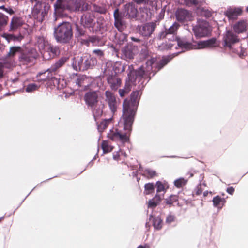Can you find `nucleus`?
<instances>
[{"label":"nucleus","instance_id":"37","mask_svg":"<svg viewBox=\"0 0 248 248\" xmlns=\"http://www.w3.org/2000/svg\"><path fill=\"white\" fill-rule=\"evenodd\" d=\"M101 147L104 153H109L112 151L114 147L108 141L104 140L101 144Z\"/></svg>","mask_w":248,"mask_h":248},{"label":"nucleus","instance_id":"19","mask_svg":"<svg viewBox=\"0 0 248 248\" xmlns=\"http://www.w3.org/2000/svg\"><path fill=\"white\" fill-rule=\"evenodd\" d=\"M124 11V15L128 16V18H135L138 14L137 8L130 3L125 5Z\"/></svg>","mask_w":248,"mask_h":248},{"label":"nucleus","instance_id":"23","mask_svg":"<svg viewBox=\"0 0 248 248\" xmlns=\"http://www.w3.org/2000/svg\"><path fill=\"white\" fill-rule=\"evenodd\" d=\"M114 17L115 27L119 31H122L124 27V23L122 20L121 16L119 14L118 9H116L114 12Z\"/></svg>","mask_w":248,"mask_h":248},{"label":"nucleus","instance_id":"6","mask_svg":"<svg viewBox=\"0 0 248 248\" xmlns=\"http://www.w3.org/2000/svg\"><path fill=\"white\" fill-rule=\"evenodd\" d=\"M156 61L157 59L156 58H152V59L148 60L146 62L145 66H141L138 70L135 72L133 71V68L132 65L129 66L128 70L129 71V72L128 73L129 79L132 80V76L133 75L134 73H135L136 75V78H145L146 77H148V75L150 74V72L152 70V65L153 64H155V62Z\"/></svg>","mask_w":248,"mask_h":248},{"label":"nucleus","instance_id":"2","mask_svg":"<svg viewBox=\"0 0 248 248\" xmlns=\"http://www.w3.org/2000/svg\"><path fill=\"white\" fill-rule=\"evenodd\" d=\"M179 26L178 23L174 22L169 29H165V31L160 32L158 34V38L167 39L169 41H172L177 44L178 46L184 50L212 48L216 46V39L215 38L199 41L195 44H191L184 39H177L175 36V34Z\"/></svg>","mask_w":248,"mask_h":248},{"label":"nucleus","instance_id":"24","mask_svg":"<svg viewBox=\"0 0 248 248\" xmlns=\"http://www.w3.org/2000/svg\"><path fill=\"white\" fill-rule=\"evenodd\" d=\"M80 21L81 25L87 28L93 27L94 24L93 16L89 14L83 15L81 17Z\"/></svg>","mask_w":248,"mask_h":248},{"label":"nucleus","instance_id":"11","mask_svg":"<svg viewBox=\"0 0 248 248\" xmlns=\"http://www.w3.org/2000/svg\"><path fill=\"white\" fill-rule=\"evenodd\" d=\"M46 14V8L43 6L42 2H36L32 10V16L39 22H42Z\"/></svg>","mask_w":248,"mask_h":248},{"label":"nucleus","instance_id":"54","mask_svg":"<svg viewBox=\"0 0 248 248\" xmlns=\"http://www.w3.org/2000/svg\"><path fill=\"white\" fill-rule=\"evenodd\" d=\"M202 185L200 184L197 186L196 188L195 189V193L197 195H199L202 194Z\"/></svg>","mask_w":248,"mask_h":248},{"label":"nucleus","instance_id":"49","mask_svg":"<svg viewBox=\"0 0 248 248\" xmlns=\"http://www.w3.org/2000/svg\"><path fill=\"white\" fill-rule=\"evenodd\" d=\"M124 155V157L126 156L125 153H124L123 151L119 149L118 151L115 152L113 153V158L115 160H118L120 155Z\"/></svg>","mask_w":248,"mask_h":248},{"label":"nucleus","instance_id":"5","mask_svg":"<svg viewBox=\"0 0 248 248\" xmlns=\"http://www.w3.org/2000/svg\"><path fill=\"white\" fill-rule=\"evenodd\" d=\"M97 63L95 58L91 57L88 54H84L76 59L74 58L72 63L73 68L76 71H84L92 67Z\"/></svg>","mask_w":248,"mask_h":248},{"label":"nucleus","instance_id":"62","mask_svg":"<svg viewBox=\"0 0 248 248\" xmlns=\"http://www.w3.org/2000/svg\"><path fill=\"white\" fill-rule=\"evenodd\" d=\"M137 4L146 3H148V0H133Z\"/></svg>","mask_w":248,"mask_h":248},{"label":"nucleus","instance_id":"26","mask_svg":"<svg viewBox=\"0 0 248 248\" xmlns=\"http://www.w3.org/2000/svg\"><path fill=\"white\" fill-rule=\"evenodd\" d=\"M49 43L47 40L43 36H38L36 38V45L37 46L39 49L42 53L45 51L46 48V46Z\"/></svg>","mask_w":248,"mask_h":248},{"label":"nucleus","instance_id":"9","mask_svg":"<svg viewBox=\"0 0 248 248\" xmlns=\"http://www.w3.org/2000/svg\"><path fill=\"white\" fill-rule=\"evenodd\" d=\"M52 71L50 68L43 73L37 75L38 80L40 81H51L55 86L58 88L61 89L65 86V82L62 79L53 76Z\"/></svg>","mask_w":248,"mask_h":248},{"label":"nucleus","instance_id":"44","mask_svg":"<svg viewBox=\"0 0 248 248\" xmlns=\"http://www.w3.org/2000/svg\"><path fill=\"white\" fill-rule=\"evenodd\" d=\"M187 182L186 179H185L183 178H180L175 180L174 183L176 187L180 188L185 186Z\"/></svg>","mask_w":248,"mask_h":248},{"label":"nucleus","instance_id":"52","mask_svg":"<svg viewBox=\"0 0 248 248\" xmlns=\"http://www.w3.org/2000/svg\"><path fill=\"white\" fill-rule=\"evenodd\" d=\"M89 38L90 43H91L93 44V45L96 46L98 44L99 40L98 38L95 36L89 37Z\"/></svg>","mask_w":248,"mask_h":248},{"label":"nucleus","instance_id":"46","mask_svg":"<svg viewBox=\"0 0 248 248\" xmlns=\"http://www.w3.org/2000/svg\"><path fill=\"white\" fill-rule=\"evenodd\" d=\"M178 200V197L176 195H171L169 198L165 199L166 204L170 206L173 204Z\"/></svg>","mask_w":248,"mask_h":248},{"label":"nucleus","instance_id":"13","mask_svg":"<svg viewBox=\"0 0 248 248\" xmlns=\"http://www.w3.org/2000/svg\"><path fill=\"white\" fill-rule=\"evenodd\" d=\"M38 56V53L34 48H31L28 52L22 53L19 57V61L23 64H27Z\"/></svg>","mask_w":248,"mask_h":248},{"label":"nucleus","instance_id":"39","mask_svg":"<svg viewBox=\"0 0 248 248\" xmlns=\"http://www.w3.org/2000/svg\"><path fill=\"white\" fill-rule=\"evenodd\" d=\"M153 218V225L155 229L159 230L162 227V220L159 217H153L151 215L150 219Z\"/></svg>","mask_w":248,"mask_h":248},{"label":"nucleus","instance_id":"57","mask_svg":"<svg viewBox=\"0 0 248 248\" xmlns=\"http://www.w3.org/2000/svg\"><path fill=\"white\" fill-rule=\"evenodd\" d=\"M4 11L6 12V13L9 14L10 15H13L15 13L14 11L10 7H8V8L6 7Z\"/></svg>","mask_w":248,"mask_h":248},{"label":"nucleus","instance_id":"58","mask_svg":"<svg viewBox=\"0 0 248 248\" xmlns=\"http://www.w3.org/2000/svg\"><path fill=\"white\" fill-rule=\"evenodd\" d=\"M79 36H82L85 34V31L82 29H80L78 27L77 28Z\"/></svg>","mask_w":248,"mask_h":248},{"label":"nucleus","instance_id":"1","mask_svg":"<svg viewBox=\"0 0 248 248\" xmlns=\"http://www.w3.org/2000/svg\"><path fill=\"white\" fill-rule=\"evenodd\" d=\"M141 94L140 91H133L130 100H124L123 104V115L118 122V128L110 130L108 133V138L122 143L128 141Z\"/></svg>","mask_w":248,"mask_h":248},{"label":"nucleus","instance_id":"41","mask_svg":"<svg viewBox=\"0 0 248 248\" xmlns=\"http://www.w3.org/2000/svg\"><path fill=\"white\" fill-rule=\"evenodd\" d=\"M144 194L149 195L152 193L155 190V185L153 183H149L144 185Z\"/></svg>","mask_w":248,"mask_h":248},{"label":"nucleus","instance_id":"10","mask_svg":"<svg viewBox=\"0 0 248 248\" xmlns=\"http://www.w3.org/2000/svg\"><path fill=\"white\" fill-rule=\"evenodd\" d=\"M21 50V47L18 46H11L10 48L9 51L5 56V68L10 69L16 66L14 57L17 53L20 52Z\"/></svg>","mask_w":248,"mask_h":248},{"label":"nucleus","instance_id":"53","mask_svg":"<svg viewBox=\"0 0 248 248\" xmlns=\"http://www.w3.org/2000/svg\"><path fill=\"white\" fill-rule=\"evenodd\" d=\"M175 217L174 216L172 215H169L167 216L166 218V222L168 223H171L172 222L174 221Z\"/></svg>","mask_w":248,"mask_h":248},{"label":"nucleus","instance_id":"59","mask_svg":"<svg viewBox=\"0 0 248 248\" xmlns=\"http://www.w3.org/2000/svg\"><path fill=\"white\" fill-rule=\"evenodd\" d=\"M137 248H151V246L149 244L146 243L139 245Z\"/></svg>","mask_w":248,"mask_h":248},{"label":"nucleus","instance_id":"36","mask_svg":"<svg viewBox=\"0 0 248 248\" xmlns=\"http://www.w3.org/2000/svg\"><path fill=\"white\" fill-rule=\"evenodd\" d=\"M125 69V66L120 62H116L114 63L113 66V70L116 74L121 73L124 71Z\"/></svg>","mask_w":248,"mask_h":248},{"label":"nucleus","instance_id":"32","mask_svg":"<svg viewBox=\"0 0 248 248\" xmlns=\"http://www.w3.org/2000/svg\"><path fill=\"white\" fill-rule=\"evenodd\" d=\"M155 186H156V194H163V197L164 196V194L166 192L167 188H168V186L167 185V183L165 182H162L161 181H157L155 184Z\"/></svg>","mask_w":248,"mask_h":248},{"label":"nucleus","instance_id":"28","mask_svg":"<svg viewBox=\"0 0 248 248\" xmlns=\"http://www.w3.org/2000/svg\"><path fill=\"white\" fill-rule=\"evenodd\" d=\"M163 199V194H156L153 199L149 200L148 205V207L154 208L156 207Z\"/></svg>","mask_w":248,"mask_h":248},{"label":"nucleus","instance_id":"43","mask_svg":"<svg viewBox=\"0 0 248 248\" xmlns=\"http://www.w3.org/2000/svg\"><path fill=\"white\" fill-rule=\"evenodd\" d=\"M171 59L170 56L163 57L162 59L157 63L156 66L158 70L161 69L164 66L167 64Z\"/></svg>","mask_w":248,"mask_h":248},{"label":"nucleus","instance_id":"18","mask_svg":"<svg viewBox=\"0 0 248 248\" xmlns=\"http://www.w3.org/2000/svg\"><path fill=\"white\" fill-rule=\"evenodd\" d=\"M155 26L153 23H149L145 24L142 27H141L139 31L143 36L149 37L154 31Z\"/></svg>","mask_w":248,"mask_h":248},{"label":"nucleus","instance_id":"48","mask_svg":"<svg viewBox=\"0 0 248 248\" xmlns=\"http://www.w3.org/2000/svg\"><path fill=\"white\" fill-rule=\"evenodd\" d=\"M156 172L152 170L146 169L144 172L143 175L148 178H151L156 175Z\"/></svg>","mask_w":248,"mask_h":248},{"label":"nucleus","instance_id":"29","mask_svg":"<svg viewBox=\"0 0 248 248\" xmlns=\"http://www.w3.org/2000/svg\"><path fill=\"white\" fill-rule=\"evenodd\" d=\"M68 60L67 57H63L58 60L54 64L52 65L50 68V70L53 72L56 71L59 68L62 66Z\"/></svg>","mask_w":248,"mask_h":248},{"label":"nucleus","instance_id":"25","mask_svg":"<svg viewBox=\"0 0 248 248\" xmlns=\"http://www.w3.org/2000/svg\"><path fill=\"white\" fill-rule=\"evenodd\" d=\"M138 16L140 17V19L143 21H146L149 20L151 18V12L149 9L147 7L140 8V11L138 13Z\"/></svg>","mask_w":248,"mask_h":248},{"label":"nucleus","instance_id":"16","mask_svg":"<svg viewBox=\"0 0 248 248\" xmlns=\"http://www.w3.org/2000/svg\"><path fill=\"white\" fill-rule=\"evenodd\" d=\"M242 12V8L229 7L225 12V15L230 20H235L241 15Z\"/></svg>","mask_w":248,"mask_h":248},{"label":"nucleus","instance_id":"55","mask_svg":"<svg viewBox=\"0 0 248 248\" xmlns=\"http://www.w3.org/2000/svg\"><path fill=\"white\" fill-rule=\"evenodd\" d=\"M5 67V62L2 64L0 63V78H2L3 76V68Z\"/></svg>","mask_w":248,"mask_h":248},{"label":"nucleus","instance_id":"30","mask_svg":"<svg viewBox=\"0 0 248 248\" xmlns=\"http://www.w3.org/2000/svg\"><path fill=\"white\" fill-rule=\"evenodd\" d=\"M77 84L79 87H81L82 89L86 90L89 87V78L85 76H82L78 78Z\"/></svg>","mask_w":248,"mask_h":248},{"label":"nucleus","instance_id":"8","mask_svg":"<svg viewBox=\"0 0 248 248\" xmlns=\"http://www.w3.org/2000/svg\"><path fill=\"white\" fill-rule=\"evenodd\" d=\"M193 31L196 37L202 38L211 34L212 28L206 21L198 19L197 24L193 27Z\"/></svg>","mask_w":248,"mask_h":248},{"label":"nucleus","instance_id":"14","mask_svg":"<svg viewBox=\"0 0 248 248\" xmlns=\"http://www.w3.org/2000/svg\"><path fill=\"white\" fill-rule=\"evenodd\" d=\"M98 95L96 91L88 92L84 96V100L88 107L93 108L98 103Z\"/></svg>","mask_w":248,"mask_h":248},{"label":"nucleus","instance_id":"12","mask_svg":"<svg viewBox=\"0 0 248 248\" xmlns=\"http://www.w3.org/2000/svg\"><path fill=\"white\" fill-rule=\"evenodd\" d=\"M105 101L112 113L114 114L119 105V102L117 101L114 94L109 91L105 92Z\"/></svg>","mask_w":248,"mask_h":248},{"label":"nucleus","instance_id":"64","mask_svg":"<svg viewBox=\"0 0 248 248\" xmlns=\"http://www.w3.org/2000/svg\"><path fill=\"white\" fill-rule=\"evenodd\" d=\"M208 191H205V192H204V193H203V196H204V197L207 196V195H208Z\"/></svg>","mask_w":248,"mask_h":248},{"label":"nucleus","instance_id":"40","mask_svg":"<svg viewBox=\"0 0 248 248\" xmlns=\"http://www.w3.org/2000/svg\"><path fill=\"white\" fill-rule=\"evenodd\" d=\"M112 118L105 119L98 125V129L100 132L103 131L112 121Z\"/></svg>","mask_w":248,"mask_h":248},{"label":"nucleus","instance_id":"60","mask_svg":"<svg viewBox=\"0 0 248 248\" xmlns=\"http://www.w3.org/2000/svg\"><path fill=\"white\" fill-rule=\"evenodd\" d=\"M81 42L82 44H84L87 46H89V45H90V41H89V38L87 39H82Z\"/></svg>","mask_w":248,"mask_h":248},{"label":"nucleus","instance_id":"27","mask_svg":"<svg viewBox=\"0 0 248 248\" xmlns=\"http://www.w3.org/2000/svg\"><path fill=\"white\" fill-rule=\"evenodd\" d=\"M122 51L123 54L126 58L131 59L133 58L134 55V48L131 45H128L124 47Z\"/></svg>","mask_w":248,"mask_h":248},{"label":"nucleus","instance_id":"34","mask_svg":"<svg viewBox=\"0 0 248 248\" xmlns=\"http://www.w3.org/2000/svg\"><path fill=\"white\" fill-rule=\"evenodd\" d=\"M103 105L101 104L100 105L95 104L93 107V108H91L92 110L93 113L95 120L97 117L101 116L103 113Z\"/></svg>","mask_w":248,"mask_h":248},{"label":"nucleus","instance_id":"51","mask_svg":"<svg viewBox=\"0 0 248 248\" xmlns=\"http://www.w3.org/2000/svg\"><path fill=\"white\" fill-rule=\"evenodd\" d=\"M185 4L189 6L194 5L197 6L199 2L197 0H183Z\"/></svg>","mask_w":248,"mask_h":248},{"label":"nucleus","instance_id":"20","mask_svg":"<svg viewBox=\"0 0 248 248\" xmlns=\"http://www.w3.org/2000/svg\"><path fill=\"white\" fill-rule=\"evenodd\" d=\"M24 23L22 18L17 16H13L11 18L10 24V31H14L20 27Z\"/></svg>","mask_w":248,"mask_h":248},{"label":"nucleus","instance_id":"45","mask_svg":"<svg viewBox=\"0 0 248 248\" xmlns=\"http://www.w3.org/2000/svg\"><path fill=\"white\" fill-rule=\"evenodd\" d=\"M40 87L39 85H37L35 83H31L28 84L26 89V92L28 93H31L33 92L36 90H37Z\"/></svg>","mask_w":248,"mask_h":248},{"label":"nucleus","instance_id":"17","mask_svg":"<svg viewBox=\"0 0 248 248\" xmlns=\"http://www.w3.org/2000/svg\"><path fill=\"white\" fill-rule=\"evenodd\" d=\"M107 81L112 90H117L121 84V79L116 75L109 76Z\"/></svg>","mask_w":248,"mask_h":248},{"label":"nucleus","instance_id":"3","mask_svg":"<svg viewBox=\"0 0 248 248\" xmlns=\"http://www.w3.org/2000/svg\"><path fill=\"white\" fill-rule=\"evenodd\" d=\"M73 35L71 24L68 22L60 23L54 28V36L57 42L68 43Z\"/></svg>","mask_w":248,"mask_h":248},{"label":"nucleus","instance_id":"21","mask_svg":"<svg viewBox=\"0 0 248 248\" xmlns=\"http://www.w3.org/2000/svg\"><path fill=\"white\" fill-rule=\"evenodd\" d=\"M233 29L236 33L244 32L248 29V23L245 20H240L233 25Z\"/></svg>","mask_w":248,"mask_h":248},{"label":"nucleus","instance_id":"47","mask_svg":"<svg viewBox=\"0 0 248 248\" xmlns=\"http://www.w3.org/2000/svg\"><path fill=\"white\" fill-rule=\"evenodd\" d=\"M130 90V85L126 83L124 89H120L119 91V95L121 97L124 96Z\"/></svg>","mask_w":248,"mask_h":248},{"label":"nucleus","instance_id":"7","mask_svg":"<svg viewBox=\"0 0 248 248\" xmlns=\"http://www.w3.org/2000/svg\"><path fill=\"white\" fill-rule=\"evenodd\" d=\"M224 46L228 47L232 53L241 56L243 55V49L241 46L234 48L233 45L239 41L237 36L232 31H227L223 37Z\"/></svg>","mask_w":248,"mask_h":248},{"label":"nucleus","instance_id":"22","mask_svg":"<svg viewBox=\"0 0 248 248\" xmlns=\"http://www.w3.org/2000/svg\"><path fill=\"white\" fill-rule=\"evenodd\" d=\"M204 3V2H200L198 3V5L196 6L197 7L196 13L198 15H199L201 16H205L206 18H208L211 16L212 13L208 9L202 7V6L203 5Z\"/></svg>","mask_w":248,"mask_h":248},{"label":"nucleus","instance_id":"15","mask_svg":"<svg viewBox=\"0 0 248 248\" xmlns=\"http://www.w3.org/2000/svg\"><path fill=\"white\" fill-rule=\"evenodd\" d=\"M176 17L178 21L183 22L190 21L192 16L191 13L184 9H178L176 12Z\"/></svg>","mask_w":248,"mask_h":248},{"label":"nucleus","instance_id":"4","mask_svg":"<svg viewBox=\"0 0 248 248\" xmlns=\"http://www.w3.org/2000/svg\"><path fill=\"white\" fill-rule=\"evenodd\" d=\"M54 6L56 9L67 10L71 12L88 10V5H85L82 0H57Z\"/></svg>","mask_w":248,"mask_h":248},{"label":"nucleus","instance_id":"63","mask_svg":"<svg viewBox=\"0 0 248 248\" xmlns=\"http://www.w3.org/2000/svg\"><path fill=\"white\" fill-rule=\"evenodd\" d=\"M6 7L4 5L0 6V9H2L3 11H5Z\"/></svg>","mask_w":248,"mask_h":248},{"label":"nucleus","instance_id":"42","mask_svg":"<svg viewBox=\"0 0 248 248\" xmlns=\"http://www.w3.org/2000/svg\"><path fill=\"white\" fill-rule=\"evenodd\" d=\"M8 21V17L2 13H0V31L5 26Z\"/></svg>","mask_w":248,"mask_h":248},{"label":"nucleus","instance_id":"56","mask_svg":"<svg viewBox=\"0 0 248 248\" xmlns=\"http://www.w3.org/2000/svg\"><path fill=\"white\" fill-rule=\"evenodd\" d=\"M93 53L99 57H101L103 55V52L100 49H96L93 51Z\"/></svg>","mask_w":248,"mask_h":248},{"label":"nucleus","instance_id":"50","mask_svg":"<svg viewBox=\"0 0 248 248\" xmlns=\"http://www.w3.org/2000/svg\"><path fill=\"white\" fill-rule=\"evenodd\" d=\"M93 10L100 14H105L106 12V9L103 7L93 5Z\"/></svg>","mask_w":248,"mask_h":248},{"label":"nucleus","instance_id":"31","mask_svg":"<svg viewBox=\"0 0 248 248\" xmlns=\"http://www.w3.org/2000/svg\"><path fill=\"white\" fill-rule=\"evenodd\" d=\"M48 53L50 57H54L59 53V48L56 46H54L49 44L46 46V48L43 52V55H45V53Z\"/></svg>","mask_w":248,"mask_h":248},{"label":"nucleus","instance_id":"38","mask_svg":"<svg viewBox=\"0 0 248 248\" xmlns=\"http://www.w3.org/2000/svg\"><path fill=\"white\" fill-rule=\"evenodd\" d=\"M2 37L5 38L8 43L11 41H20L23 39V37L22 36H16L12 34L6 33L3 34Z\"/></svg>","mask_w":248,"mask_h":248},{"label":"nucleus","instance_id":"61","mask_svg":"<svg viewBox=\"0 0 248 248\" xmlns=\"http://www.w3.org/2000/svg\"><path fill=\"white\" fill-rule=\"evenodd\" d=\"M226 191L229 194L232 195L234 191V189L233 187H230L227 189Z\"/></svg>","mask_w":248,"mask_h":248},{"label":"nucleus","instance_id":"35","mask_svg":"<svg viewBox=\"0 0 248 248\" xmlns=\"http://www.w3.org/2000/svg\"><path fill=\"white\" fill-rule=\"evenodd\" d=\"M213 203L214 207L220 209L222 207L225 202V200L219 196H215L213 199Z\"/></svg>","mask_w":248,"mask_h":248},{"label":"nucleus","instance_id":"33","mask_svg":"<svg viewBox=\"0 0 248 248\" xmlns=\"http://www.w3.org/2000/svg\"><path fill=\"white\" fill-rule=\"evenodd\" d=\"M165 40V42H163L158 46V48L159 50L161 51L167 50L170 49H171L174 46H175V48L177 49L178 46L177 45V44H175L172 41H168V42H167V39Z\"/></svg>","mask_w":248,"mask_h":248}]
</instances>
